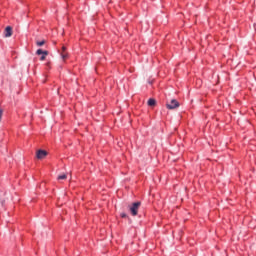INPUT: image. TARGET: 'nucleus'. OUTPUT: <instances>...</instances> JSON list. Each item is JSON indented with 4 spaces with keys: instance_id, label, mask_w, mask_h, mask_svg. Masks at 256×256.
<instances>
[{
    "instance_id": "obj_1",
    "label": "nucleus",
    "mask_w": 256,
    "mask_h": 256,
    "mask_svg": "<svg viewBox=\"0 0 256 256\" xmlns=\"http://www.w3.org/2000/svg\"><path fill=\"white\" fill-rule=\"evenodd\" d=\"M139 207H141V202H133L132 205L130 206V213L133 217H137L139 213Z\"/></svg>"
},
{
    "instance_id": "obj_2",
    "label": "nucleus",
    "mask_w": 256,
    "mask_h": 256,
    "mask_svg": "<svg viewBox=\"0 0 256 256\" xmlns=\"http://www.w3.org/2000/svg\"><path fill=\"white\" fill-rule=\"evenodd\" d=\"M179 101H177L176 99H172L170 101V103H167L166 104V108L167 109H170V110H173V109H177V107H179Z\"/></svg>"
},
{
    "instance_id": "obj_3",
    "label": "nucleus",
    "mask_w": 256,
    "mask_h": 256,
    "mask_svg": "<svg viewBox=\"0 0 256 256\" xmlns=\"http://www.w3.org/2000/svg\"><path fill=\"white\" fill-rule=\"evenodd\" d=\"M36 157L37 159H45V157H47V151L46 150H38L36 153Z\"/></svg>"
},
{
    "instance_id": "obj_4",
    "label": "nucleus",
    "mask_w": 256,
    "mask_h": 256,
    "mask_svg": "<svg viewBox=\"0 0 256 256\" xmlns=\"http://www.w3.org/2000/svg\"><path fill=\"white\" fill-rule=\"evenodd\" d=\"M13 35V28L11 26H7L5 28V37H11Z\"/></svg>"
},
{
    "instance_id": "obj_5",
    "label": "nucleus",
    "mask_w": 256,
    "mask_h": 256,
    "mask_svg": "<svg viewBox=\"0 0 256 256\" xmlns=\"http://www.w3.org/2000/svg\"><path fill=\"white\" fill-rule=\"evenodd\" d=\"M147 105L148 107H155V105H157V100H155L154 98H149Z\"/></svg>"
},
{
    "instance_id": "obj_6",
    "label": "nucleus",
    "mask_w": 256,
    "mask_h": 256,
    "mask_svg": "<svg viewBox=\"0 0 256 256\" xmlns=\"http://www.w3.org/2000/svg\"><path fill=\"white\" fill-rule=\"evenodd\" d=\"M45 40H42V41H36V45L37 47H43V45H45Z\"/></svg>"
},
{
    "instance_id": "obj_7",
    "label": "nucleus",
    "mask_w": 256,
    "mask_h": 256,
    "mask_svg": "<svg viewBox=\"0 0 256 256\" xmlns=\"http://www.w3.org/2000/svg\"><path fill=\"white\" fill-rule=\"evenodd\" d=\"M61 58L63 59V61H65L66 59L69 58V54H67V53H61Z\"/></svg>"
},
{
    "instance_id": "obj_8",
    "label": "nucleus",
    "mask_w": 256,
    "mask_h": 256,
    "mask_svg": "<svg viewBox=\"0 0 256 256\" xmlns=\"http://www.w3.org/2000/svg\"><path fill=\"white\" fill-rule=\"evenodd\" d=\"M64 179H67V175L66 174H62V175L58 176V180L59 181L64 180Z\"/></svg>"
},
{
    "instance_id": "obj_9",
    "label": "nucleus",
    "mask_w": 256,
    "mask_h": 256,
    "mask_svg": "<svg viewBox=\"0 0 256 256\" xmlns=\"http://www.w3.org/2000/svg\"><path fill=\"white\" fill-rule=\"evenodd\" d=\"M120 217H121L122 219H127V217H129V216L127 215V213L122 212V213L120 214Z\"/></svg>"
},
{
    "instance_id": "obj_10",
    "label": "nucleus",
    "mask_w": 256,
    "mask_h": 256,
    "mask_svg": "<svg viewBox=\"0 0 256 256\" xmlns=\"http://www.w3.org/2000/svg\"><path fill=\"white\" fill-rule=\"evenodd\" d=\"M43 49H38L37 51H36V55H43Z\"/></svg>"
},
{
    "instance_id": "obj_11",
    "label": "nucleus",
    "mask_w": 256,
    "mask_h": 256,
    "mask_svg": "<svg viewBox=\"0 0 256 256\" xmlns=\"http://www.w3.org/2000/svg\"><path fill=\"white\" fill-rule=\"evenodd\" d=\"M42 55H43L44 57H47V55H49V51H47V50H43Z\"/></svg>"
},
{
    "instance_id": "obj_12",
    "label": "nucleus",
    "mask_w": 256,
    "mask_h": 256,
    "mask_svg": "<svg viewBox=\"0 0 256 256\" xmlns=\"http://www.w3.org/2000/svg\"><path fill=\"white\" fill-rule=\"evenodd\" d=\"M45 59H47V57L44 56V55H42V56L40 57V61H45Z\"/></svg>"
},
{
    "instance_id": "obj_13",
    "label": "nucleus",
    "mask_w": 256,
    "mask_h": 256,
    "mask_svg": "<svg viewBox=\"0 0 256 256\" xmlns=\"http://www.w3.org/2000/svg\"><path fill=\"white\" fill-rule=\"evenodd\" d=\"M2 117H3V109H0V121H1Z\"/></svg>"
},
{
    "instance_id": "obj_14",
    "label": "nucleus",
    "mask_w": 256,
    "mask_h": 256,
    "mask_svg": "<svg viewBox=\"0 0 256 256\" xmlns=\"http://www.w3.org/2000/svg\"><path fill=\"white\" fill-rule=\"evenodd\" d=\"M65 51H67V47L63 46L62 47V53H65Z\"/></svg>"
}]
</instances>
